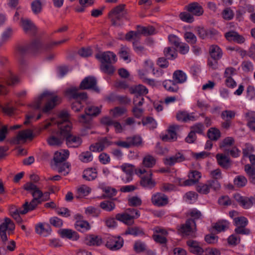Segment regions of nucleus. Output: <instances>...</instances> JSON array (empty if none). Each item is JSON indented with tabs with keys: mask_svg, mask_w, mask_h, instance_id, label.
Here are the masks:
<instances>
[{
	"mask_svg": "<svg viewBox=\"0 0 255 255\" xmlns=\"http://www.w3.org/2000/svg\"><path fill=\"white\" fill-rule=\"evenodd\" d=\"M66 95L69 98L73 99L76 101L72 104V109L75 112H80L83 109V106L82 105V102L85 101L87 98L86 92H80L79 88L73 87L68 89L66 91Z\"/></svg>",
	"mask_w": 255,
	"mask_h": 255,
	"instance_id": "obj_4",
	"label": "nucleus"
},
{
	"mask_svg": "<svg viewBox=\"0 0 255 255\" xmlns=\"http://www.w3.org/2000/svg\"><path fill=\"white\" fill-rule=\"evenodd\" d=\"M115 144L124 148H129L132 146H139L142 144V139L139 136L134 135L128 137L125 141H118Z\"/></svg>",
	"mask_w": 255,
	"mask_h": 255,
	"instance_id": "obj_10",
	"label": "nucleus"
},
{
	"mask_svg": "<svg viewBox=\"0 0 255 255\" xmlns=\"http://www.w3.org/2000/svg\"><path fill=\"white\" fill-rule=\"evenodd\" d=\"M187 245L190 247V252L193 254L201 255L204 253V250L200 247L199 243L193 240L187 242Z\"/></svg>",
	"mask_w": 255,
	"mask_h": 255,
	"instance_id": "obj_33",
	"label": "nucleus"
},
{
	"mask_svg": "<svg viewBox=\"0 0 255 255\" xmlns=\"http://www.w3.org/2000/svg\"><path fill=\"white\" fill-rule=\"evenodd\" d=\"M210 190L218 192L221 188V184L220 181L215 180L209 179L207 181Z\"/></svg>",
	"mask_w": 255,
	"mask_h": 255,
	"instance_id": "obj_56",
	"label": "nucleus"
},
{
	"mask_svg": "<svg viewBox=\"0 0 255 255\" xmlns=\"http://www.w3.org/2000/svg\"><path fill=\"white\" fill-rule=\"evenodd\" d=\"M185 160V156L181 152H177L175 155L164 159V163L170 166L176 163L181 162Z\"/></svg>",
	"mask_w": 255,
	"mask_h": 255,
	"instance_id": "obj_26",
	"label": "nucleus"
},
{
	"mask_svg": "<svg viewBox=\"0 0 255 255\" xmlns=\"http://www.w3.org/2000/svg\"><path fill=\"white\" fill-rule=\"evenodd\" d=\"M33 137L32 131L29 129H26L19 131L17 135L11 139V142L14 144H18L26 139H32Z\"/></svg>",
	"mask_w": 255,
	"mask_h": 255,
	"instance_id": "obj_17",
	"label": "nucleus"
},
{
	"mask_svg": "<svg viewBox=\"0 0 255 255\" xmlns=\"http://www.w3.org/2000/svg\"><path fill=\"white\" fill-rule=\"evenodd\" d=\"M129 91L131 94H136L137 95L142 96L148 93V90L146 87L141 85H138L129 88Z\"/></svg>",
	"mask_w": 255,
	"mask_h": 255,
	"instance_id": "obj_48",
	"label": "nucleus"
},
{
	"mask_svg": "<svg viewBox=\"0 0 255 255\" xmlns=\"http://www.w3.org/2000/svg\"><path fill=\"white\" fill-rule=\"evenodd\" d=\"M176 117L178 121L184 123L197 120V117L194 116V113H189L185 111H178L176 114Z\"/></svg>",
	"mask_w": 255,
	"mask_h": 255,
	"instance_id": "obj_24",
	"label": "nucleus"
},
{
	"mask_svg": "<svg viewBox=\"0 0 255 255\" xmlns=\"http://www.w3.org/2000/svg\"><path fill=\"white\" fill-rule=\"evenodd\" d=\"M173 81L177 84H182L187 80L186 74L182 70H177L173 74Z\"/></svg>",
	"mask_w": 255,
	"mask_h": 255,
	"instance_id": "obj_36",
	"label": "nucleus"
},
{
	"mask_svg": "<svg viewBox=\"0 0 255 255\" xmlns=\"http://www.w3.org/2000/svg\"><path fill=\"white\" fill-rule=\"evenodd\" d=\"M135 173L140 177V184L142 187L151 189L155 186L156 182L152 178L153 174L151 169L139 167L135 170Z\"/></svg>",
	"mask_w": 255,
	"mask_h": 255,
	"instance_id": "obj_6",
	"label": "nucleus"
},
{
	"mask_svg": "<svg viewBox=\"0 0 255 255\" xmlns=\"http://www.w3.org/2000/svg\"><path fill=\"white\" fill-rule=\"evenodd\" d=\"M168 234V232L165 229L160 227H156L154 229L152 238L156 243L165 244L167 242L166 237Z\"/></svg>",
	"mask_w": 255,
	"mask_h": 255,
	"instance_id": "obj_18",
	"label": "nucleus"
},
{
	"mask_svg": "<svg viewBox=\"0 0 255 255\" xmlns=\"http://www.w3.org/2000/svg\"><path fill=\"white\" fill-rule=\"evenodd\" d=\"M122 170L126 174V177L123 178V180L125 182H128L132 180L134 166L131 164L124 163L120 167Z\"/></svg>",
	"mask_w": 255,
	"mask_h": 255,
	"instance_id": "obj_25",
	"label": "nucleus"
},
{
	"mask_svg": "<svg viewBox=\"0 0 255 255\" xmlns=\"http://www.w3.org/2000/svg\"><path fill=\"white\" fill-rule=\"evenodd\" d=\"M101 188L103 192H104L101 197L102 199L111 198L115 196L117 193V190L115 188L110 186H104Z\"/></svg>",
	"mask_w": 255,
	"mask_h": 255,
	"instance_id": "obj_43",
	"label": "nucleus"
},
{
	"mask_svg": "<svg viewBox=\"0 0 255 255\" xmlns=\"http://www.w3.org/2000/svg\"><path fill=\"white\" fill-rule=\"evenodd\" d=\"M97 80L95 77L88 76L85 78L79 86V89L86 90L92 89L96 92H99V89L96 86Z\"/></svg>",
	"mask_w": 255,
	"mask_h": 255,
	"instance_id": "obj_21",
	"label": "nucleus"
},
{
	"mask_svg": "<svg viewBox=\"0 0 255 255\" xmlns=\"http://www.w3.org/2000/svg\"><path fill=\"white\" fill-rule=\"evenodd\" d=\"M79 158L82 162L87 163L92 161L93 155L91 152L87 151L82 152L79 155Z\"/></svg>",
	"mask_w": 255,
	"mask_h": 255,
	"instance_id": "obj_62",
	"label": "nucleus"
},
{
	"mask_svg": "<svg viewBox=\"0 0 255 255\" xmlns=\"http://www.w3.org/2000/svg\"><path fill=\"white\" fill-rule=\"evenodd\" d=\"M177 128L178 127L176 126H170L168 129V133L162 136V140L168 141L176 139L177 134L176 131Z\"/></svg>",
	"mask_w": 255,
	"mask_h": 255,
	"instance_id": "obj_32",
	"label": "nucleus"
},
{
	"mask_svg": "<svg viewBox=\"0 0 255 255\" xmlns=\"http://www.w3.org/2000/svg\"><path fill=\"white\" fill-rule=\"evenodd\" d=\"M197 191L202 194H208L210 193V190L209 188L208 184L206 181L205 183H199L196 186Z\"/></svg>",
	"mask_w": 255,
	"mask_h": 255,
	"instance_id": "obj_57",
	"label": "nucleus"
},
{
	"mask_svg": "<svg viewBox=\"0 0 255 255\" xmlns=\"http://www.w3.org/2000/svg\"><path fill=\"white\" fill-rule=\"evenodd\" d=\"M75 228L78 231L84 232L90 230L91 226L86 221L83 220H78L75 224Z\"/></svg>",
	"mask_w": 255,
	"mask_h": 255,
	"instance_id": "obj_40",
	"label": "nucleus"
},
{
	"mask_svg": "<svg viewBox=\"0 0 255 255\" xmlns=\"http://www.w3.org/2000/svg\"><path fill=\"white\" fill-rule=\"evenodd\" d=\"M141 38V35L138 28L136 31H129L125 35V39L128 41H132L133 42L139 41Z\"/></svg>",
	"mask_w": 255,
	"mask_h": 255,
	"instance_id": "obj_41",
	"label": "nucleus"
},
{
	"mask_svg": "<svg viewBox=\"0 0 255 255\" xmlns=\"http://www.w3.org/2000/svg\"><path fill=\"white\" fill-rule=\"evenodd\" d=\"M60 98L55 94L48 92H45L37 99L34 104L36 109L40 108L43 102H45L42 108V112L46 113L54 109L56 105L60 103Z\"/></svg>",
	"mask_w": 255,
	"mask_h": 255,
	"instance_id": "obj_2",
	"label": "nucleus"
},
{
	"mask_svg": "<svg viewBox=\"0 0 255 255\" xmlns=\"http://www.w3.org/2000/svg\"><path fill=\"white\" fill-rule=\"evenodd\" d=\"M179 17L181 20L187 23H192L194 21L193 15L188 11L181 12Z\"/></svg>",
	"mask_w": 255,
	"mask_h": 255,
	"instance_id": "obj_58",
	"label": "nucleus"
},
{
	"mask_svg": "<svg viewBox=\"0 0 255 255\" xmlns=\"http://www.w3.org/2000/svg\"><path fill=\"white\" fill-rule=\"evenodd\" d=\"M209 53L212 58L220 59L222 56L221 49L216 45H212L210 47Z\"/></svg>",
	"mask_w": 255,
	"mask_h": 255,
	"instance_id": "obj_44",
	"label": "nucleus"
},
{
	"mask_svg": "<svg viewBox=\"0 0 255 255\" xmlns=\"http://www.w3.org/2000/svg\"><path fill=\"white\" fill-rule=\"evenodd\" d=\"M235 143V139L232 137H226L223 139L219 144V147L227 151L226 148L233 145Z\"/></svg>",
	"mask_w": 255,
	"mask_h": 255,
	"instance_id": "obj_50",
	"label": "nucleus"
},
{
	"mask_svg": "<svg viewBox=\"0 0 255 255\" xmlns=\"http://www.w3.org/2000/svg\"><path fill=\"white\" fill-rule=\"evenodd\" d=\"M181 233L189 236L194 233L196 230V223L192 219H188L184 224L180 225L178 229Z\"/></svg>",
	"mask_w": 255,
	"mask_h": 255,
	"instance_id": "obj_15",
	"label": "nucleus"
},
{
	"mask_svg": "<svg viewBox=\"0 0 255 255\" xmlns=\"http://www.w3.org/2000/svg\"><path fill=\"white\" fill-rule=\"evenodd\" d=\"M13 30L11 28H6L2 33L1 37V40L2 43L8 41L11 37Z\"/></svg>",
	"mask_w": 255,
	"mask_h": 255,
	"instance_id": "obj_64",
	"label": "nucleus"
},
{
	"mask_svg": "<svg viewBox=\"0 0 255 255\" xmlns=\"http://www.w3.org/2000/svg\"><path fill=\"white\" fill-rule=\"evenodd\" d=\"M254 198L237 196L236 200L238 203L245 209L250 208L253 204Z\"/></svg>",
	"mask_w": 255,
	"mask_h": 255,
	"instance_id": "obj_34",
	"label": "nucleus"
},
{
	"mask_svg": "<svg viewBox=\"0 0 255 255\" xmlns=\"http://www.w3.org/2000/svg\"><path fill=\"white\" fill-rule=\"evenodd\" d=\"M247 179L244 176L238 175L235 178L234 184L238 188H242L247 184Z\"/></svg>",
	"mask_w": 255,
	"mask_h": 255,
	"instance_id": "obj_53",
	"label": "nucleus"
},
{
	"mask_svg": "<svg viewBox=\"0 0 255 255\" xmlns=\"http://www.w3.org/2000/svg\"><path fill=\"white\" fill-rule=\"evenodd\" d=\"M209 175L211 177L210 179L217 180L218 181L223 178L222 171L219 168L211 170L209 173Z\"/></svg>",
	"mask_w": 255,
	"mask_h": 255,
	"instance_id": "obj_60",
	"label": "nucleus"
},
{
	"mask_svg": "<svg viewBox=\"0 0 255 255\" xmlns=\"http://www.w3.org/2000/svg\"><path fill=\"white\" fill-rule=\"evenodd\" d=\"M164 88L168 91L177 93L179 91V87L173 80H165L162 84Z\"/></svg>",
	"mask_w": 255,
	"mask_h": 255,
	"instance_id": "obj_42",
	"label": "nucleus"
},
{
	"mask_svg": "<svg viewBox=\"0 0 255 255\" xmlns=\"http://www.w3.org/2000/svg\"><path fill=\"white\" fill-rule=\"evenodd\" d=\"M140 216L139 212L134 208H128L121 213L116 215V219L123 222L128 226H131L134 224V220Z\"/></svg>",
	"mask_w": 255,
	"mask_h": 255,
	"instance_id": "obj_8",
	"label": "nucleus"
},
{
	"mask_svg": "<svg viewBox=\"0 0 255 255\" xmlns=\"http://www.w3.org/2000/svg\"><path fill=\"white\" fill-rule=\"evenodd\" d=\"M137 28H138L141 35V34L144 35H150L154 34L156 33V29L153 26L148 25L147 26H141L137 25Z\"/></svg>",
	"mask_w": 255,
	"mask_h": 255,
	"instance_id": "obj_46",
	"label": "nucleus"
},
{
	"mask_svg": "<svg viewBox=\"0 0 255 255\" xmlns=\"http://www.w3.org/2000/svg\"><path fill=\"white\" fill-rule=\"evenodd\" d=\"M221 132L216 128H211L207 131V136L211 140L217 141L221 137Z\"/></svg>",
	"mask_w": 255,
	"mask_h": 255,
	"instance_id": "obj_47",
	"label": "nucleus"
},
{
	"mask_svg": "<svg viewBox=\"0 0 255 255\" xmlns=\"http://www.w3.org/2000/svg\"><path fill=\"white\" fill-rule=\"evenodd\" d=\"M125 4H120L115 7L109 12L108 16L113 25L120 26L123 24L122 19L128 18V10L126 8Z\"/></svg>",
	"mask_w": 255,
	"mask_h": 255,
	"instance_id": "obj_3",
	"label": "nucleus"
},
{
	"mask_svg": "<svg viewBox=\"0 0 255 255\" xmlns=\"http://www.w3.org/2000/svg\"><path fill=\"white\" fill-rule=\"evenodd\" d=\"M225 37L228 41L234 42L238 44L244 43L246 40L245 38L243 35L234 30L226 32Z\"/></svg>",
	"mask_w": 255,
	"mask_h": 255,
	"instance_id": "obj_22",
	"label": "nucleus"
},
{
	"mask_svg": "<svg viewBox=\"0 0 255 255\" xmlns=\"http://www.w3.org/2000/svg\"><path fill=\"white\" fill-rule=\"evenodd\" d=\"M55 169L63 176L67 175L70 171V164L68 162L54 165Z\"/></svg>",
	"mask_w": 255,
	"mask_h": 255,
	"instance_id": "obj_39",
	"label": "nucleus"
},
{
	"mask_svg": "<svg viewBox=\"0 0 255 255\" xmlns=\"http://www.w3.org/2000/svg\"><path fill=\"white\" fill-rule=\"evenodd\" d=\"M236 116V112L232 110H225L222 112L221 117L224 121L221 123V127L225 129H228L231 126L232 121Z\"/></svg>",
	"mask_w": 255,
	"mask_h": 255,
	"instance_id": "obj_12",
	"label": "nucleus"
},
{
	"mask_svg": "<svg viewBox=\"0 0 255 255\" xmlns=\"http://www.w3.org/2000/svg\"><path fill=\"white\" fill-rule=\"evenodd\" d=\"M184 9L191 13L193 16H200L204 13L203 6L197 2H191L184 7Z\"/></svg>",
	"mask_w": 255,
	"mask_h": 255,
	"instance_id": "obj_19",
	"label": "nucleus"
},
{
	"mask_svg": "<svg viewBox=\"0 0 255 255\" xmlns=\"http://www.w3.org/2000/svg\"><path fill=\"white\" fill-rule=\"evenodd\" d=\"M20 25L27 34L34 35L37 32V28L30 19L21 18Z\"/></svg>",
	"mask_w": 255,
	"mask_h": 255,
	"instance_id": "obj_14",
	"label": "nucleus"
},
{
	"mask_svg": "<svg viewBox=\"0 0 255 255\" xmlns=\"http://www.w3.org/2000/svg\"><path fill=\"white\" fill-rule=\"evenodd\" d=\"M44 196H45L46 198L42 199V201H39L37 200L36 199H33L29 203L28 202H26L24 204H27L26 209L27 210V212L29 211L34 210L37 206L41 204L42 202L48 200L49 198V193H46Z\"/></svg>",
	"mask_w": 255,
	"mask_h": 255,
	"instance_id": "obj_38",
	"label": "nucleus"
},
{
	"mask_svg": "<svg viewBox=\"0 0 255 255\" xmlns=\"http://www.w3.org/2000/svg\"><path fill=\"white\" fill-rule=\"evenodd\" d=\"M45 48L43 44L39 40H34L30 44H18L16 47V54L21 56L29 51L33 53L42 52V49Z\"/></svg>",
	"mask_w": 255,
	"mask_h": 255,
	"instance_id": "obj_7",
	"label": "nucleus"
},
{
	"mask_svg": "<svg viewBox=\"0 0 255 255\" xmlns=\"http://www.w3.org/2000/svg\"><path fill=\"white\" fill-rule=\"evenodd\" d=\"M112 144V142L108 138L102 137L97 142L91 144L89 149L92 152H101Z\"/></svg>",
	"mask_w": 255,
	"mask_h": 255,
	"instance_id": "obj_16",
	"label": "nucleus"
},
{
	"mask_svg": "<svg viewBox=\"0 0 255 255\" xmlns=\"http://www.w3.org/2000/svg\"><path fill=\"white\" fill-rule=\"evenodd\" d=\"M97 176V172L95 168H89L83 171V178L86 180H93L95 179Z\"/></svg>",
	"mask_w": 255,
	"mask_h": 255,
	"instance_id": "obj_45",
	"label": "nucleus"
},
{
	"mask_svg": "<svg viewBox=\"0 0 255 255\" xmlns=\"http://www.w3.org/2000/svg\"><path fill=\"white\" fill-rule=\"evenodd\" d=\"M57 124L59 130L56 135H52L48 139L47 141L50 145H59L61 144L64 139V136L62 134V130H64L63 126V121L59 120V114L58 115L57 119L56 120L54 119H51L50 121H47L44 126V128H48L52 124Z\"/></svg>",
	"mask_w": 255,
	"mask_h": 255,
	"instance_id": "obj_5",
	"label": "nucleus"
},
{
	"mask_svg": "<svg viewBox=\"0 0 255 255\" xmlns=\"http://www.w3.org/2000/svg\"><path fill=\"white\" fill-rule=\"evenodd\" d=\"M126 235H131L134 236H143L144 235L142 229L138 227H128L125 231Z\"/></svg>",
	"mask_w": 255,
	"mask_h": 255,
	"instance_id": "obj_51",
	"label": "nucleus"
},
{
	"mask_svg": "<svg viewBox=\"0 0 255 255\" xmlns=\"http://www.w3.org/2000/svg\"><path fill=\"white\" fill-rule=\"evenodd\" d=\"M229 223L226 220H221L217 222L213 228L218 232H221L229 228Z\"/></svg>",
	"mask_w": 255,
	"mask_h": 255,
	"instance_id": "obj_52",
	"label": "nucleus"
},
{
	"mask_svg": "<svg viewBox=\"0 0 255 255\" xmlns=\"http://www.w3.org/2000/svg\"><path fill=\"white\" fill-rule=\"evenodd\" d=\"M60 234L63 238H67L74 241H77L79 238L78 233L70 229H63L60 231Z\"/></svg>",
	"mask_w": 255,
	"mask_h": 255,
	"instance_id": "obj_37",
	"label": "nucleus"
},
{
	"mask_svg": "<svg viewBox=\"0 0 255 255\" xmlns=\"http://www.w3.org/2000/svg\"><path fill=\"white\" fill-rule=\"evenodd\" d=\"M156 163V159L154 156L150 154H147L142 159L141 163L142 166L141 167L150 169L155 166Z\"/></svg>",
	"mask_w": 255,
	"mask_h": 255,
	"instance_id": "obj_30",
	"label": "nucleus"
},
{
	"mask_svg": "<svg viewBox=\"0 0 255 255\" xmlns=\"http://www.w3.org/2000/svg\"><path fill=\"white\" fill-rule=\"evenodd\" d=\"M163 53L166 58L170 60L174 59L177 56L176 50L173 47H165L164 49Z\"/></svg>",
	"mask_w": 255,
	"mask_h": 255,
	"instance_id": "obj_54",
	"label": "nucleus"
},
{
	"mask_svg": "<svg viewBox=\"0 0 255 255\" xmlns=\"http://www.w3.org/2000/svg\"><path fill=\"white\" fill-rule=\"evenodd\" d=\"M151 201L152 203L158 207L164 206L168 203L167 196L161 193H156L152 196Z\"/></svg>",
	"mask_w": 255,
	"mask_h": 255,
	"instance_id": "obj_23",
	"label": "nucleus"
},
{
	"mask_svg": "<svg viewBox=\"0 0 255 255\" xmlns=\"http://www.w3.org/2000/svg\"><path fill=\"white\" fill-rule=\"evenodd\" d=\"M69 155V152L67 150H64L60 152H56L54 156V165L64 163V161Z\"/></svg>",
	"mask_w": 255,
	"mask_h": 255,
	"instance_id": "obj_31",
	"label": "nucleus"
},
{
	"mask_svg": "<svg viewBox=\"0 0 255 255\" xmlns=\"http://www.w3.org/2000/svg\"><path fill=\"white\" fill-rule=\"evenodd\" d=\"M14 229L15 225L12 221L8 218H5L3 222L0 225V236L3 244H5L8 240L6 231H8V234H10L12 233Z\"/></svg>",
	"mask_w": 255,
	"mask_h": 255,
	"instance_id": "obj_9",
	"label": "nucleus"
},
{
	"mask_svg": "<svg viewBox=\"0 0 255 255\" xmlns=\"http://www.w3.org/2000/svg\"><path fill=\"white\" fill-rule=\"evenodd\" d=\"M128 204L129 206L137 207L141 205L142 201L138 196H131L128 198Z\"/></svg>",
	"mask_w": 255,
	"mask_h": 255,
	"instance_id": "obj_63",
	"label": "nucleus"
},
{
	"mask_svg": "<svg viewBox=\"0 0 255 255\" xmlns=\"http://www.w3.org/2000/svg\"><path fill=\"white\" fill-rule=\"evenodd\" d=\"M216 158L218 164L222 167L228 168L230 166V159L228 156L222 154L218 153L216 155Z\"/></svg>",
	"mask_w": 255,
	"mask_h": 255,
	"instance_id": "obj_35",
	"label": "nucleus"
},
{
	"mask_svg": "<svg viewBox=\"0 0 255 255\" xmlns=\"http://www.w3.org/2000/svg\"><path fill=\"white\" fill-rule=\"evenodd\" d=\"M35 231L40 236L46 237L50 234L51 229L48 224L39 223L35 226Z\"/></svg>",
	"mask_w": 255,
	"mask_h": 255,
	"instance_id": "obj_28",
	"label": "nucleus"
},
{
	"mask_svg": "<svg viewBox=\"0 0 255 255\" xmlns=\"http://www.w3.org/2000/svg\"><path fill=\"white\" fill-rule=\"evenodd\" d=\"M115 204L110 201H104L102 202L100 204V207L103 210L111 212L113 211L115 208Z\"/></svg>",
	"mask_w": 255,
	"mask_h": 255,
	"instance_id": "obj_59",
	"label": "nucleus"
},
{
	"mask_svg": "<svg viewBox=\"0 0 255 255\" xmlns=\"http://www.w3.org/2000/svg\"><path fill=\"white\" fill-rule=\"evenodd\" d=\"M112 64V63H104L103 62V64H101V70L109 75L113 74L115 71V69Z\"/></svg>",
	"mask_w": 255,
	"mask_h": 255,
	"instance_id": "obj_61",
	"label": "nucleus"
},
{
	"mask_svg": "<svg viewBox=\"0 0 255 255\" xmlns=\"http://www.w3.org/2000/svg\"><path fill=\"white\" fill-rule=\"evenodd\" d=\"M101 123L107 126H113L116 132H121L123 130V127L119 122L114 121L109 117L102 118L101 119Z\"/></svg>",
	"mask_w": 255,
	"mask_h": 255,
	"instance_id": "obj_29",
	"label": "nucleus"
},
{
	"mask_svg": "<svg viewBox=\"0 0 255 255\" xmlns=\"http://www.w3.org/2000/svg\"><path fill=\"white\" fill-rule=\"evenodd\" d=\"M91 190V188L88 186L85 185H82L77 188V197H84L90 193Z\"/></svg>",
	"mask_w": 255,
	"mask_h": 255,
	"instance_id": "obj_49",
	"label": "nucleus"
},
{
	"mask_svg": "<svg viewBox=\"0 0 255 255\" xmlns=\"http://www.w3.org/2000/svg\"><path fill=\"white\" fill-rule=\"evenodd\" d=\"M124 245V239L120 236H109L106 239V247L111 251H117Z\"/></svg>",
	"mask_w": 255,
	"mask_h": 255,
	"instance_id": "obj_11",
	"label": "nucleus"
},
{
	"mask_svg": "<svg viewBox=\"0 0 255 255\" xmlns=\"http://www.w3.org/2000/svg\"><path fill=\"white\" fill-rule=\"evenodd\" d=\"M27 204H24L20 208H17L14 205H11L9 207V211L10 215L17 212H20L21 214L24 215L27 213V210L26 209Z\"/></svg>",
	"mask_w": 255,
	"mask_h": 255,
	"instance_id": "obj_55",
	"label": "nucleus"
},
{
	"mask_svg": "<svg viewBox=\"0 0 255 255\" xmlns=\"http://www.w3.org/2000/svg\"><path fill=\"white\" fill-rule=\"evenodd\" d=\"M95 57L101 61V64H103V62L104 63H114L117 61L116 55L111 51L97 53Z\"/></svg>",
	"mask_w": 255,
	"mask_h": 255,
	"instance_id": "obj_20",
	"label": "nucleus"
},
{
	"mask_svg": "<svg viewBox=\"0 0 255 255\" xmlns=\"http://www.w3.org/2000/svg\"><path fill=\"white\" fill-rule=\"evenodd\" d=\"M84 242L89 246H99L102 244V239L98 236L89 235L85 238Z\"/></svg>",
	"mask_w": 255,
	"mask_h": 255,
	"instance_id": "obj_27",
	"label": "nucleus"
},
{
	"mask_svg": "<svg viewBox=\"0 0 255 255\" xmlns=\"http://www.w3.org/2000/svg\"><path fill=\"white\" fill-rule=\"evenodd\" d=\"M24 189L31 192L33 199L39 201H42V199L45 198L46 197L44 195L48 193L47 192L43 193L36 185L31 182H28L24 184Z\"/></svg>",
	"mask_w": 255,
	"mask_h": 255,
	"instance_id": "obj_13",
	"label": "nucleus"
},
{
	"mask_svg": "<svg viewBox=\"0 0 255 255\" xmlns=\"http://www.w3.org/2000/svg\"><path fill=\"white\" fill-rule=\"evenodd\" d=\"M59 120L63 121L64 130H62V135L66 140V143L70 147H78L82 143L80 137L71 134L72 124L69 121V115L66 111L59 113Z\"/></svg>",
	"mask_w": 255,
	"mask_h": 255,
	"instance_id": "obj_1",
	"label": "nucleus"
}]
</instances>
